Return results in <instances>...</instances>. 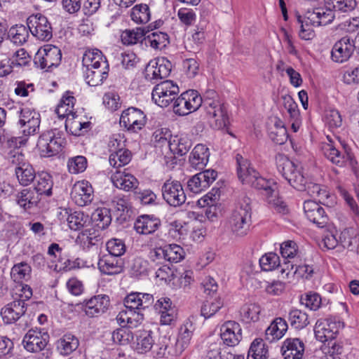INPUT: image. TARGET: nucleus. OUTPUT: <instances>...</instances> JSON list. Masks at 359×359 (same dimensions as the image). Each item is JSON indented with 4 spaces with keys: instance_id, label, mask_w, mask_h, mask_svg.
<instances>
[{
    "instance_id": "nucleus-3",
    "label": "nucleus",
    "mask_w": 359,
    "mask_h": 359,
    "mask_svg": "<svg viewBox=\"0 0 359 359\" xmlns=\"http://www.w3.org/2000/svg\"><path fill=\"white\" fill-rule=\"evenodd\" d=\"M236 161L238 163V176L243 184H248L257 189L263 190L268 194H271L275 190L276 182L262 177L249 160L238 154Z\"/></svg>"
},
{
    "instance_id": "nucleus-64",
    "label": "nucleus",
    "mask_w": 359,
    "mask_h": 359,
    "mask_svg": "<svg viewBox=\"0 0 359 359\" xmlns=\"http://www.w3.org/2000/svg\"><path fill=\"white\" fill-rule=\"evenodd\" d=\"M198 179L200 180L201 184L202 190H205L208 188L211 184H212L216 180L217 173L214 170H205L196 174Z\"/></svg>"
},
{
    "instance_id": "nucleus-40",
    "label": "nucleus",
    "mask_w": 359,
    "mask_h": 359,
    "mask_svg": "<svg viewBox=\"0 0 359 359\" xmlns=\"http://www.w3.org/2000/svg\"><path fill=\"white\" fill-rule=\"evenodd\" d=\"M147 33L148 32H146V29L142 27L126 29L121 34V41L125 45H133L138 42L144 41V37Z\"/></svg>"
},
{
    "instance_id": "nucleus-34",
    "label": "nucleus",
    "mask_w": 359,
    "mask_h": 359,
    "mask_svg": "<svg viewBox=\"0 0 359 359\" xmlns=\"http://www.w3.org/2000/svg\"><path fill=\"white\" fill-rule=\"evenodd\" d=\"M287 327V323L283 318H275L265 331L266 340L271 343L281 339Z\"/></svg>"
},
{
    "instance_id": "nucleus-14",
    "label": "nucleus",
    "mask_w": 359,
    "mask_h": 359,
    "mask_svg": "<svg viewBox=\"0 0 359 359\" xmlns=\"http://www.w3.org/2000/svg\"><path fill=\"white\" fill-rule=\"evenodd\" d=\"M355 50V41L349 36H343L333 46L331 51L332 60L335 62H346Z\"/></svg>"
},
{
    "instance_id": "nucleus-52",
    "label": "nucleus",
    "mask_w": 359,
    "mask_h": 359,
    "mask_svg": "<svg viewBox=\"0 0 359 359\" xmlns=\"http://www.w3.org/2000/svg\"><path fill=\"white\" fill-rule=\"evenodd\" d=\"M83 243V248H89L93 245H97L100 241V237L94 229H89L83 231L78 236Z\"/></svg>"
},
{
    "instance_id": "nucleus-58",
    "label": "nucleus",
    "mask_w": 359,
    "mask_h": 359,
    "mask_svg": "<svg viewBox=\"0 0 359 359\" xmlns=\"http://www.w3.org/2000/svg\"><path fill=\"white\" fill-rule=\"evenodd\" d=\"M69 171L73 174L83 172L87 168V160L83 156H77L69 159L67 163Z\"/></svg>"
},
{
    "instance_id": "nucleus-33",
    "label": "nucleus",
    "mask_w": 359,
    "mask_h": 359,
    "mask_svg": "<svg viewBox=\"0 0 359 359\" xmlns=\"http://www.w3.org/2000/svg\"><path fill=\"white\" fill-rule=\"evenodd\" d=\"M195 327L190 319L181 326L176 342V351L182 353L190 344Z\"/></svg>"
},
{
    "instance_id": "nucleus-59",
    "label": "nucleus",
    "mask_w": 359,
    "mask_h": 359,
    "mask_svg": "<svg viewBox=\"0 0 359 359\" xmlns=\"http://www.w3.org/2000/svg\"><path fill=\"white\" fill-rule=\"evenodd\" d=\"M325 121L330 128H338L342 125V117L338 110L330 109L325 112Z\"/></svg>"
},
{
    "instance_id": "nucleus-57",
    "label": "nucleus",
    "mask_w": 359,
    "mask_h": 359,
    "mask_svg": "<svg viewBox=\"0 0 359 359\" xmlns=\"http://www.w3.org/2000/svg\"><path fill=\"white\" fill-rule=\"evenodd\" d=\"M107 249L111 256L118 258L126 252V247L122 240L112 238L107 243Z\"/></svg>"
},
{
    "instance_id": "nucleus-42",
    "label": "nucleus",
    "mask_w": 359,
    "mask_h": 359,
    "mask_svg": "<svg viewBox=\"0 0 359 359\" xmlns=\"http://www.w3.org/2000/svg\"><path fill=\"white\" fill-rule=\"evenodd\" d=\"M65 213L68 215L67 222L69 227L72 230L79 231L90 222L88 215L84 214L83 212L75 211L69 214L68 212L66 211Z\"/></svg>"
},
{
    "instance_id": "nucleus-44",
    "label": "nucleus",
    "mask_w": 359,
    "mask_h": 359,
    "mask_svg": "<svg viewBox=\"0 0 359 359\" xmlns=\"http://www.w3.org/2000/svg\"><path fill=\"white\" fill-rule=\"evenodd\" d=\"M191 145V140L187 135L176 136L173 141L170 142V149H174L180 156L186 154Z\"/></svg>"
},
{
    "instance_id": "nucleus-13",
    "label": "nucleus",
    "mask_w": 359,
    "mask_h": 359,
    "mask_svg": "<svg viewBox=\"0 0 359 359\" xmlns=\"http://www.w3.org/2000/svg\"><path fill=\"white\" fill-rule=\"evenodd\" d=\"M145 123L146 116L142 111L135 107L123 111L120 118V124L132 132L141 130Z\"/></svg>"
},
{
    "instance_id": "nucleus-55",
    "label": "nucleus",
    "mask_w": 359,
    "mask_h": 359,
    "mask_svg": "<svg viewBox=\"0 0 359 359\" xmlns=\"http://www.w3.org/2000/svg\"><path fill=\"white\" fill-rule=\"evenodd\" d=\"M223 306V302L219 298L212 301L206 300L201 307V315L205 318H210L216 313Z\"/></svg>"
},
{
    "instance_id": "nucleus-41",
    "label": "nucleus",
    "mask_w": 359,
    "mask_h": 359,
    "mask_svg": "<svg viewBox=\"0 0 359 359\" xmlns=\"http://www.w3.org/2000/svg\"><path fill=\"white\" fill-rule=\"evenodd\" d=\"M52 177L48 172H43L37 176V184L33 189L40 195L50 196L53 189Z\"/></svg>"
},
{
    "instance_id": "nucleus-62",
    "label": "nucleus",
    "mask_w": 359,
    "mask_h": 359,
    "mask_svg": "<svg viewBox=\"0 0 359 359\" xmlns=\"http://www.w3.org/2000/svg\"><path fill=\"white\" fill-rule=\"evenodd\" d=\"M280 253L284 259H297L295 257L297 254V243L292 241L283 242L280 245Z\"/></svg>"
},
{
    "instance_id": "nucleus-51",
    "label": "nucleus",
    "mask_w": 359,
    "mask_h": 359,
    "mask_svg": "<svg viewBox=\"0 0 359 359\" xmlns=\"http://www.w3.org/2000/svg\"><path fill=\"white\" fill-rule=\"evenodd\" d=\"M289 320L295 329H302L309 324L308 316L299 309H292L289 313Z\"/></svg>"
},
{
    "instance_id": "nucleus-11",
    "label": "nucleus",
    "mask_w": 359,
    "mask_h": 359,
    "mask_svg": "<svg viewBox=\"0 0 359 359\" xmlns=\"http://www.w3.org/2000/svg\"><path fill=\"white\" fill-rule=\"evenodd\" d=\"M31 34L41 41H49L53 36V29L48 18L41 13L30 15L27 20Z\"/></svg>"
},
{
    "instance_id": "nucleus-29",
    "label": "nucleus",
    "mask_w": 359,
    "mask_h": 359,
    "mask_svg": "<svg viewBox=\"0 0 359 359\" xmlns=\"http://www.w3.org/2000/svg\"><path fill=\"white\" fill-rule=\"evenodd\" d=\"M209 157V149L204 144H198L191 152L189 161L193 168L202 170L207 165Z\"/></svg>"
},
{
    "instance_id": "nucleus-28",
    "label": "nucleus",
    "mask_w": 359,
    "mask_h": 359,
    "mask_svg": "<svg viewBox=\"0 0 359 359\" xmlns=\"http://www.w3.org/2000/svg\"><path fill=\"white\" fill-rule=\"evenodd\" d=\"M86 83L90 86L101 85L109 74V65L103 62L100 67L88 68L84 70Z\"/></svg>"
},
{
    "instance_id": "nucleus-20",
    "label": "nucleus",
    "mask_w": 359,
    "mask_h": 359,
    "mask_svg": "<svg viewBox=\"0 0 359 359\" xmlns=\"http://www.w3.org/2000/svg\"><path fill=\"white\" fill-rule=\"evenodd\" d=\"M220 331L222 339L229 346L237 345L242 339V329L235 321H226L222 325Z\"/></svg>"
},
{
    "instance_id": "nucleus-49",
    "label": "nucleus",
    "mask_w": 359,
    "mask_h": 359,
    "mask_svg": "<svg viewBox=\"0 0 359 359\" xmlns=\"http://www.w3.org/2000/svg\"><path fill=\"white\" fill-rule=\"evenodd\" d=\"M131 152L128 149H119L109 156V163L113 167H121L127 165L131 160Z\"/></svg>"
},
{
    "instance_id": "nucleus-6",
    "label": "nucleus",
    "mask_w": 359,
    "mask_h": 359,
    "mask_svg": "<svg viewBox=\"0 0 359 359\" xmlns=\"http://www.w3.org/2000/svg\"><path fill=\"white\" fill-rule=\"evenodd\" d=\"M203 98L196 90H189L177 97L173 102V111L186 116L196 111L201 105Z\"/></svg>"
},
{
    "instance_id": "nucleus-35",
    "label": "nucleus",
    "mask_w": 359,
    "mask_h": 359,
    "mask_svg": "<svg viewBox=\"0 0 359 359\" xmlns=\"http://www.w3.org/2000/svg\"><path fill=\"white\" fill-rule=\"evenodd\" d=\"M148 33L144 37V43L156 50H162L170 43V38L167 33L163 32H154Z\"/></svg>"
},
{
    "instance_id": "nucleus-15",
    "label": "nucleus",
    "mask_w": 359,
    "mask_h": 359,
    "mask_svg": "<svg viewBox=\"0 0 359 359\" xmlns=\"http://www.w3.org/2000/svg\"><path fill=\"white\" fill-rule=\"evenodd\" d=\"M48 341V334L36 329L29 330L24 337L22 343L27 351L37 353L44 349Z\"/></svg>"
},
{
    "instance_id": "nucleus-54",
    "label": "nucleus",
    "mask_w": 359,
    "mask_h": 359,
    "mask_svg": "<svg viewBox=\"0 0 359 359\" xmlns=\"http://www.w3.org/2000/svg\"><path fill=\"white\" fill-rule=\"evenodd\" d=\"M259 265L263 271L274 270L280 265V258L276 253L265 254L259 259Z\"/></svg>"
},
{
    "instance_id": "nucleus-10",
    "label": "nucleus",
    "mask_w": 359,
    "mask_h": 359,
    "mask_svg": "<svg viewBox=\"0 0 359 359\" xmlns=\"http://www.w3.org/2000/svg\"><path fill=\"white\" fill-rule=\"evenodd\" d=\"M62 143L63 139L56 135L55 130H51L39 136L36 146L41 156L50 157L61 151Z\"/></svg>"
},
{
    "instance_id": "nucleus-26",
    "label": "nucleus",
    "mask_w": 359,
    "mask_h": 359,
    "mask_svg": "<svg viewBox=\"0 0 359 359\" xmlns=\"http://www.w3.org/2000/svg\"><path fill=\"white\" fill-rule=\"evenodd\" d=\"M154 309L161 313V323L163 325H170L176 318V309L168 297L159 299L155 303Z\"/></svg>"
},
{
    "instance_id": "nucleus-63",
    "label": "nucleus",
    "mask_w": 359,
    "mask_h": 359,
    "mask_svg": "<svg viewBox=\"0 0 359 359\" xmlns=\"http://www.w3.org/2000/svg\"><path fill=\"white\" fill-rule=\"evenodd\" d=\"M326 4L335 10L343 12L353 11L356 6L355 0H327Z\"/></svg>"
},
{
    "instance_id": "nucleus-25",
    "label": "nucleus",
    "mask_w": 359,
    "mask_h": 359,
    "mask_svg": "<svg viewBox=\"0 0 359 359\" xmlns=\"http://www.w3.org/2000/svg\"><path fill=\"white\" fill-rule=\"evenodd\" d=\"M97 264L100 272L106 275L120 273L124 268V262L122 259L111 255L103 256L99 259Z\"/></svg>"
},
{
    "instance_id": "nucleus-60",
    "label": "nucleus",
    "mask_w": 359,
    "mask_h": 359,
    "mask_svg": "<svg viewBox=\"0 0 359 359\" xmlns=\"http://www.w3.org/2000/svg\"><path fill=\"white\" fill-rule=\"evenodd\" d=\"M321 350L325 354L338 356L344 351L343 344L334 340V339H331L322 345Z\"/></svg>"
},
{
    "instance_id": "nucleus-43",
    "label": "nucleus",
    "mask_w": 359,
    "mask_h": 359,
    "mask_svg": "<svg viewBox=\"0 0 359 359\" xmlns=\"http://www.w3.org/2000/svg\"><path fill=\"white\" fill-rule=\"evenodd\" d=\"M260 311L261 309L257 304H245L240 309V316L245 323L255 322L259 320Z\"/></svg>"
},
{
    "instance_id": "nucleus-48",
    "label": "nucleus",
    "mask_w": 359,
    "mask_h": 359,
    "mask_svg": "<svg viewBox=\"0 0 359 359\" xmlns=\"http://www.w3.org/2000/svg\"><path fill=\"white\" fill-rule=\"evenodd\" d=\"M167 262H179L184 258L183 248L177 244H169L163 246Z\"/></svg>"
},
{
    "instance_id": "nucleus-30",
    "label": "nucleus",
    "mask_w": 359,
    "mask_h": 359,
    "mask_svg": "<svg viewBox=\"0 0 359 359\" xmlns=\"http://www.w3.org/2000/svg\"><path fill=\"white\" fill-rule=\"evenodd\" d=\"M335 323L328 320H318L314 327V333L317 340L323 342H327L334 339L337 333V330H334Z\"/></svg>"
},
{
    "instance_id": "nucleus-17",
    "label": "nucleus",
    "mask_w": 359,
    "mask_h": 359,
    "mask_svg": "<svg viewBox=\"0 0 359 359\" xmlns=\"http://www.w3.org/2000/svg\"><path fill=\"white\" fill-rule=\"evenodd\" d=\"M71 197L79 206H86L93 199V189L88 182L79 181L72 187Z\"/></svg>"
},
{
    "instance_id": "nucleus-27",
    "label": "nucleus",
    "mask_w": 359,
    "mask_h": 359,
    "mask_svg": "<svg viewBox=\"0 0 359 359\" xmlns=\"http://www.w3.org/2000/svg\"><path fill=\"white\" fill-rule=\"evenodd\" d=\"M109 304L107 295H97L90 299L85 305V313L89 317L93 318L104 313Z\"/></svg>"
},
{
    "instance_id": "nucleus-50",
    "label": "nucleus",
    "mask_w": 359,
    "mask_h": 359,
    "mask_svg": "<svg viewBox=\"0 0 359 359\" xmlns=\"http://www.w3.org/2000/svg\"><path fill=\"white\" fill-rule=\"evenodd\" d=\"M268 350L262 340L255 339L251 344L247 359H266Z\"/></svg>"
},
{
    "instance_id": "nucleus-46",
    "label": "nucleus",
    "mask_w": 359,
    "mask_h": 359,
    "mask_svg": "<svg viewBox=\"0 0 359 359\" xmlns=\"http://www.w3.org/2000/svg\"><path fill=\"white\" fill-rule=\"evenodd\" d=\"M8 36L13 43L22 45L27 41L29 33L25 26L15 25L10 28Z\"/></svg>"
},
{
    "instance_id": "nucleus-23",
    "label": "nucleus",
    "mask_w": 359,
    "mask_h": 359,
    "mask_svg": "<svg viewBox=\"0 0 359 359\" xmlns=\"http://www.w3.org/2000/svg\"><path fill=\"white\" fill-rule=\"evenodd\" d=\"M23 156L17 153L13 156L12 163L18 164L15 168V174L19 182L23 186L29 184L34 178L36 174L32 166L26 163H20V160H22Z\"/></svg>"
},
{
    "instance_id": "nucleus-2",
    "label": "nucleus",
    "mask_w": 359,
    "mask_h": 359,
    "mask_svg": "<svg viewBox=\"0 0 359 359\" xmlns=\"http://www.w3.org/2000/svg\"><path fill=\"white\" fill-rule=\"evenodd\" d=\"M334 13L330 8H316L308 10L304 17H297L298 22L301 25L299 36L304 40H310L315 36L311 27L325 26L334 19Z\"/></svg>"
},
{
    "instance_id": "nucleus-45",
    "label": "nucleus",
    "mask_w": 359,
    "mask_h": 359,
    "mask_svg": "<svg viewBox=\"0 0 359 359\" xmlns=\"http://www.w3.org/2000/svg\"><path fill=\"white\" fill-rule=\"evenodd\" d=\"M150 11L147 4L135 6L131 11V19L137 24H144L150 20Z\"/></svg>"
},
{
    "instance_id": "nucleus-4",
    "label": "nucleus",
    "mask_w": 359,
    "mask_h": 359,
    "mask_svg": "<svg viewBox=\"0 0 359 359\" xmlns=\"http://www.w3.org/2000/svg\"><path fill=\"white\" fill-rule=\"evenodd\" d=\"M250 203V198L243 196L229 218V228L236 236L243 237L250 231L252 215Z\"/></svg>"
},
{
    "instance_id": "nucleus-31",
    "label": "nucleus",
    "mask_w": 359,
    "mask_h": 359,
    "mask_svg": "<svg viewBox=\"0 0 359 359\" xmlns=\"http://www.w3.org/2000/svg\"><path fill=\"white\" fill-rule=\"evenodd\" d=\"M111 181L114 185L126 191H137L139 185L137 179L129 173L116 172L111 175Z\"/></svg>"
},
{
    "instance_id": "nucleus-61",
    "label": "nucleus",
    "mask_w": 359,
    "mask_h": 359,
    "mask_svg": "<svg viewBox=\"0 0 359 359\" xmlns=\"http://www.w3.org/2000/svg\"><path fill=\"white\" fill-rule=\"evenodd\" d=\"M111 206L120 216H122L124 212H128L131 208L128 197L124 196H114L111 201Z\"/></svg>"
},
{
    "instance_id": "nucleus-47",
    "label": "nucleus",
    "mask_w": 359,
    "mask_h": 359,
    "mask_svg": "<svg viewBox=\"0 0 359 359\" xmlns=\"http://www.w3.org/2000/svg\"><path fill=\"white\" fill-rule=\"evenodd\" d=\"M31 266L26 262H22L15 264L11 269V276L14 281L19 282L30 278Z\"/></svg>"
},
{
    "instance_id": "nucleus-18",
    "label": "nucleus",
    "mask_w": 359,
    "mask_h": 359,
    "mask_svg": "<svg viewBox=\"0 0 359 359\" xmlns=\"http://www.w3.org/2000/svg\"><path fill=\"white\" fill-rule=\"evenodd\" d=\"M172 69L171 62L165 57L151 60L146 67V78L157 80L166 78Z\"/></svg>"
},
{
    "instance_id": "nucleus-22",
    "label": "nucleus",
    "mask_w": 359,
    "mask_h": 359,
    "mask_svg": "<svg viewBox=\"0 0 359 359\" xmlns=\"http://www.w3.org/2000/svg\"><path fill=\"white\" fill-rule=\"evenodd\" d=\"M344 150V151H339L331 143L324 144L322 146L323 155L333 164L339 167L344 166L348 161H352V156L345 146Z\"/></svg>"
},
{
    "instance_id": "nucleus-53",
    "label": "nucleus",
    "mask_w": 359,
    "mask_h": 359,
    "mask_svg": "<svg viewBox=\"0 0 359 359\" xmlns=\"http://www.w3.org/2000/svg\"><path fill=\"white\" fill-rule=\"evenodd\" d=\"M134 334L128 327H121L114 330L112 333V339L114 342L120 345H126L133 342Z\"/></svg>"
},
{
    "instance_id": "nucleus-56",
    "label": "nucleus",
    "mask_w": 359,
    "mask_h": 359,
    "mask_svg": "<svg viewBox=\"0 0 359 359\" xmlns=\"http://www.w3.org/2000/svg\"><path fill=\"white\" fill-rule=\"evenodd\" d=\"M92 217L93 220L97 222V226L102 229L107 227L111 221L109 210L107 208H97L93 213Z\"/></svg>"
},
{
    "instance_id": "nucleus-16",
    "label": "nucleus",
    "mask_w": 359,
    "mask_h": 359,
    "mask_svg": "<svg viewBox=\"0 0 359 359\" xmlns=\"http://www.w3.org/2000/svg\"><path fill=\"white\" fill-rule=\"evenodd\" d=\"M131 346L138 354L150 353L155 346L153 332L148 330H139L136 331L134 334Z\"/></svg>"
},
{
    "instance_id": "nucleus-37",
    "label": "nucleus",
    "mask_w": 359,
    "mask_h": 359,
    "mask_svg": "<svg viewBox=\"0 0 359 359\" xmlns=\"http://www.w3.org/2000/svg\"><path fill=\"white\" fill-rule=\"evenodd\" d=\"M269 135L273 142L280 145L286 142L288 138L284 123L278 118H274L273 125L269 130Z\"/></svg>"
},
{
    "instance_id": "nucleus-21",
    "label": "nucleus",
    "mask_w": 359,
    "mask_h": 359,
    "mask_svg": "<svg viewBox=\"0 0 359 359\" xmlns=\"http://www.w3.org/2000/svg\"><path fill=\"white\" fill-rule=\"evenodd\" d=\"M27 310V304L23 299H15L8 303L1 311V315L6 323L10 324L18 320Z\"/></svg>"
},
{
    "instance_id": "nucleus-1",
    "label": "nucleus",
    "mask_w": 359,
    "mask_h": 359,
    "mask_svg": "<svg viewBox=\"0 0 359 359\" xmlns=\"http://www.w3.org/2000/svg\"><path fill=\"white\" fill-rule=\"evenodd\" d=\"M276 164L279 172L294 189L300 191H306L311 196H317L319 201L328 198L329 194L325 187L318 184L307 182L299 163H294L286 156L280 154L276 156Z\"/></svg>"
},
{
    "instance_id": "nucleus-39",
    "label": "nucleus",
    "mask_w": 359,
    "mask_h": 359,
    "mask_svg": "<svg viewBox=\"0 0 359 359\" xmlns=\"http://www.w3.org/2000/svg\"><path fill=\"white\" fill-rule=\"evenodd\" d=\"M103 62L108 63L102 52L98 49L88 50L83 54L82 63L85 69L100 67Z\"/></svg>"
},
{
    "instance_id": "nucleus-24",
    "label": "nucleus",
    "mask_w": 359,
    "mask_h": 359,
    "mask_svg": "<svg viewBox=\"0 0 359 359\" xmlns=\"http://www.w3.org/2000/svg\"><path fill=\"white\" fill-rule=\"evenodd\" d=\"M304 344L299 338L285 339L281 347L282 355L285 359H303Z\"/></svg>"
},
{
    "instance_id": "nucleus-7",
    "label": "nucleus",
    "mask_w": 359,
    "mask_h": 359,
    "mask_svg": "<svg viewBox=\"0 0 359 359\" xmlns=\"http://www.w3.org/2000/svg\"><path fill=\"white\" fill-rule=\"evenodd\" d=\"M179 93L178 86L171 80H165L155 86L151 96L157 105L166 107L174 102Z\"/></svg>"
},
{
    "instance_id": "nucleus-8",
    "label": "nucleus",
    "mask_w": 359,
    "mask_h": 359,
    "mask_svg": "<svg viewBox=\"0 0 359 359\" xmlns=\"http://www.w3.org/2000/svg\"><path fill=\"white\" fill-rule=\"evenodd\" d=\"M62 60L60 49L52 44H46L41 47L34 57L35 65L41 69H50L53 67H57Z\"/></svg>"
},
{
    "instance_id": "nucleus-5",
    "label": "nucleus",
    "mask_w": 359,
    "mask_h": 359,
    "mask_svg": "<svg viewBox=\"0 0 359 359\" xmlns=\"http://www.w3.org/2000/svg\"><path fill=\"white\" fill-rule=\"evenodd\" d=\"M154 301L153 295L148 293L133 292L126 297L124 305L130 309V328L137 327L142 322V311L151 306Z\"/></svg>"
},
{
    "instance_id": "nucleus-9",
    "label": "nucleus",
    "mask_w": 359,
    "mask_h": 359,
    "mask_svg": "<svg viewBox=\"0 0 359 359\" xmlns=\"http://www.w3.org/2000/svg\"><path fill=\"white\" fill-rule=\"evenodd\" d=\"M204 110L213 128L219 130L228 126L229 116L226 107L220 100H206L204 102Z\"/></svg>"
},
{
    "instance_id": "nucleus-38",
    "label": "nucleus",
    "mask_w": 359,
    "mask_h": 359,
    "mask_svg": "<svg viewBox=\"0 0 359 359\" xmlns=\"http://www.w3.org/2000/svg\"><path fill=\"white\" fill-rule=\"evenodd\" d=\"M78 339L72 334H66L56 342L57 349L62 355H68L79 346Z\"/></svg>"
},
{
    "instance_id": "nucleus-19",
    "label": "nucleus",
    "mask_w": 359,
    "mask_h": 359,
    "mask_svg": "<svg viewBox=\"0 0 359 359\" xmlns=\"http://www.w3.org/2000/svg\"><path fill=\"white\" fill-rule=\"evenodd\" d=\"M304 210L306 217L318 227H324L328 222V217L324 208L316 202L308 200L304 203Z\"/></svg>"
},
{
    "instance_id": "nucleus-36",
    "label": "nucleus",
    "mask_w": 359,
    "mask_h": 359,
    "mask_svg": "<svg viewBox=\"0 0 359 359\" xmlns=\"http://www.w3.org/2000/svg\"><path fill=\"white\" fill-rule=\"evenodd\" d=\"M39 201V194L30 189H23L16 196L18 204L25 210L36 206Z\"/></svg>"
},
{
    "instance_id": "nucleus-32",
    "label": "nucleus",
    "mask_w": 359,
    "mask_h": 359,
    "mask_svg": "<svg viewBox=\"0 0 359 359\" xmlns=\"http://www.w3.org/2000/svg\"><path fill=\"white\" fill-rule=\"evenodd\" d=\"M161 222L153 216L147 215L137 217L134 224V229L140 234H150L156 231Z\"/></svg>"
},
{
    "instance_id": "nucleus-12",
    "label": "nucleus",
    "mask_w": 359,
    "mask_h": 359,
    "mask_svg": "<svg viewBox=\"0 0 359 359\" xmlns=\"http://www.w3.org/2000/svg\"><path fill=\"white\" fill-rule=\"evenodd\" d=\"M164 200L171 206L178 207L186 201V195L182 185L179 181L168 180L162 187Z\"/></svg>"
}]
</instances>
